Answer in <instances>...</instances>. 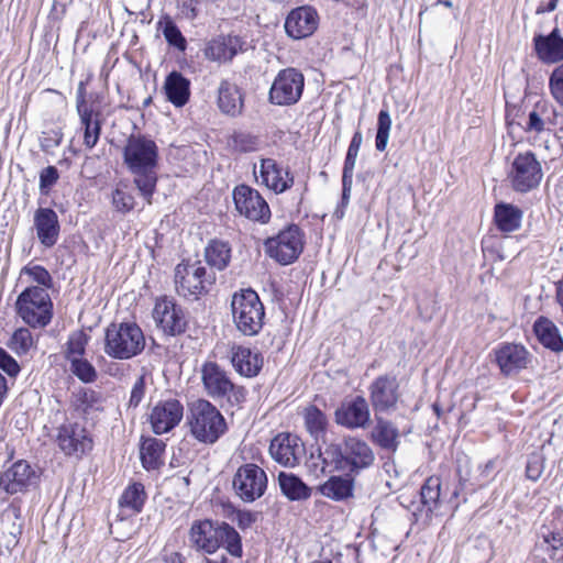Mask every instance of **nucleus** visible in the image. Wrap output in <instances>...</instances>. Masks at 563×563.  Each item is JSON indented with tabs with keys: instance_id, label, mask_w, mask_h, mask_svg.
Returning <instances> with one entry per match:
<instances>
[{
	"instance_id": "obj_14",
	"label": "nucleus",
	"mask_w": 563,
	"mask_h": 563,
	"mask_svg": "<svg viewBox=\"0 0 563 563\" xmlns=\"http://www.w3.org/2000/svg\"><path fill=\"white\" fill-rule=\"evenodd\" d=\"M305 86L303 75L295 68L279 71L271 90L269 99L274 106H294L300 98Z\"/></svg>"
},
{
	"instance_id": "obj_37",
	"label": "nucleus",
	"mask_w": 563,
	"mask_h": 563,
	"mask_svg": "<svg viewBox=\"0 0 563 563\" xmlns=\"http://www.w3.org/2000/svg\"><path fill=\"white\" fill-rule=\"evenodd\" d=\"M77 110L85 126L84 143L88 148H92L100 136V112L96 111L95 108H77Z\"/></svg>"
},
{
	"instance_id": "obj_48",
	"label": "nucleus",
	"mask_w": 563,
	"mask_h": 563,
	"mask_svg": "<svg viewBox=\"0 0 563 563\" xmlns=\"http://www.w3.org/2000/svg\"><path fill=\"white\" fill-rule=\"evenodd\" d=\"M71 373L82 383H92L97 378L95 366L86 358L79 357L69 361Z\"/></svg>"
},
{
	"instance_id": "obj_45",
	"label": "nucleus",
	"mask_w": 563,
	"mask_h": 563,
	"mask_svg": "<svg viewBox=\"0 0 563 563\" xmlns=\"http://www.w3.org/2000/svg\"><path fill=\"white\" fill-rule=\"evenodd\" d=\"M543 541L548 543L553 550H559L563 547V520H552L549 525L541 528Z\"/></svg>"
},
{
	"instance_id": "obj_20",
	"label": "nucleus",
	"mask_w": 563,
	"mask_h": 563,
	"mask_svg": "<svg viewBox=\"0 0 563 563\" xmlns=\"http://www.w3.org/2000/svg\"><path fill=\"white\" fill-rule=\"evenodd\" d=\"M36 478L33 467L26 461L19 460L0 473V489L9 495L24 493L35 484Z\"/></svg>"
},
{
	"instance_id": "obj_5",
	"label": "nucleus",
	"mask_w": 563,
	"mask_h": 563,
	"mask_svg": "<svg viewBox=\"0 0 563 563\" xmlns=\"http://www.w3.org/2000/svg\"><path fill=\"white\" fill-rule=\"evenodd\" d=\"M187 424L190 434L205 444H214L228 430L221 411L207 399H198L190 405Z\"/></svg>"
},
{
	"instance_id": "obj_31",
	"label": "nucleus",
	"mask_w": 563,
	"mask_h": 563,
	"mask_svg": "<svg viewBox=\"0 0 563 563\" xmlns=\"http://www.w3.org/2000/svg\"><path fill=\"white\" fill-rule=\"evenodd\" d=\"M533 331L544 347L553 352L563 351V338L553 321L539 317L533 324Z\"/></svg>"
},
{
	"instance_id": "obj_59",
	"label": "nucleus",
	"mask_w": 563,
	"mask_h": 563,
	"mask_svg": "<svg viewBox=\"0 0 563 563\" xmlns=\"http://www.w3.org/2000/svg\"><path fill=\"white\" fill-rule=\"evenodd\" d=\"M199 0H184L181 3V13L188 20H195L199 15V10L197 8Z\"/></svg>"
},
{
	"instance_id": "obj_33",
	"label": "nucleus",
	"mask_w": 563,
	"mask_h": 563,
	"mask_svg": "<svg viewBox=\"0 0 563 563\" xmlns=\"http://www.w3.org/2000/svg\"><path fill=\"white\" fill-rule=\"evenodd\" d=\"M166 444L156 438H143L140 446V456L145 470H158L164 465Z\"/></svg>"
},
{
	"instance_id": "obj_62",
	"label": "nucleus",
	"mask_w": 563,
	"mask_h": 563,
	"mask_svg": "<svg viewBox=\"0 0 563 563\" xmlns=\"http://www.w3.org/2000/svg\"><path fill=\"white\" fill-rule=\"evenodd\" d=\"M356 156L353 154L346 153L344 165H343V174L342 178L353 179V172L355 167Z\"/></svg>"
},
{
	"instance_id": "obj_21",
	"label": "nucleus",
	"mask_w": 563,
	"mask_h": 563,
	"mask_svg": "<svg viewBox=\"0 0 563 563\" xmlns=\"http://www.w3.org/2000/svg\"><path fill=\"white\" fill-rule=\"evenodd\" d=\"M272 457L286 467H295L305 454V445L297 435L279 433L269 445Z\"/></svg>"
},
{
	"instance_id": "obj_15",
	"label": "nucleus",
	"mask_w": 563,
	"mask_h": 563,
	"mask_svg": "<svg viewBox=\"0 0 563 563\" xmlns=\"http://www.w3.org/2000/svg\"><path fill=\"white\" fill-rule=\"evenodd\" d=\"M233 200L239 213L245 218L261 223L269 221V206L257 190L246 185L236 186L233 190Z\"/></svg>"
},
{
	"instance_id": "obj_53",
	"label": "nucleus",
	"mask_w": 563,
	"mask_h": 563,
	"mask_svg": "<svg viewBox=\"0 0 563 563\" xmlns=\"http://www.w3.org/2000/svg\"><path fill=\"white\" fill-rule=\"evenodd\" d=\"M549 84L553 98L563 106V63L552 71Z\"/></svg>"
},
{
	"instance_id": "obj_2",
	"label": "nucleus",
	"mask_w": 563,
	"mask_h": 563,
	"mask_svg": "<svg viewBox=\"0 0 563 563\" xmlns=\"http://www.w3.org/2000/svg\"><path fill=\"white\" fill-rule=\"evenodd\" d=\"M322 471L331 467L333 472L347 476H357L375 462V454L369 444L354 435H346L340 442H332L319 452Z\"/></svg>"
},
{
	"instance_id": "obj_17",
	"label": "nucleus",
	"mask_w": 563,
	"mask_h": 563,
	"mask_svg": "<svg viewBox=\"0 0 563 563\" xmlns=\"http://www.w3.org/2000/svg\"><path fill=\"white\" fill-rule=\"evenodd\" d=\"M371 405L375 415L396 409L399 400V383L396 376L380 375L368 387Z\"/></svg>"
},
{
	"instance_id": "obj_6",
	"label": "nucleus",
	"mask_w": 563,
	"mask_h": 563,
	"mask_svg": "<svg viewBox=\"0 0 563 563\" xmlns=\"http://www.w3.org/2000/svg\"><path fill=\"white\" fill-rule=\"evenodd\" d=\"M231 314L236 330L243 335L254 336L263 329L265 307L252 288L241 289L232 295Z\"/></svg>"
},
{
	"instance_id": "obj_39",
	"label": "nucleus",
	"mask_w": 563,
	"mask_h": 563,
	"mask_svg": "<svg viewBox=\"0 0 563 563\" xmlns=\"http://www.w3.org/2000/svg\"><path fill=\"white\" fill-rule=\"evenodd\" d=\"M147 495L144 485L141 483H133L129 485L122 493L119 505L122 510H129L130 515L139 514L145 504Z\"/></svg>"
},
{
	"instance_id": "obj_22",
	"label": "nucleus",
	"mask_w": 563,
	"mask_h": 563,
	"mask_svg": "<svg viewBox=\"0 0 563 563\" xmlns=\"http://www.w3.org/2000/svg\"><path fill=\"white\" fill-rule=\"evenodd\" d=\"M495 361L505 376L517 375L530 362L528 350L516 343H503L494 350Z\"/></svg>"
},
{
	"instance_id": "obj_49",
	"label": "nucleus",
	"mask_w": 563,
	"mask_h": 563,
	"mask_svg": "<svg viewBox=\"0 0 563 563\" xmlns=\"http://www.w3.org/2000/svg\"><path fill=\"white\" fill-rule=\"evenodd\" d=\"M88 342V338L84 332H75L73 333L68 341L67 346L65 351V357L68 361H71L74 358L82 357L86 351V345Z\"/></svg>"
},
{
	"instance_id": "obj_13",
	"label": "nucleus",
	"mask_w": 563,
	"mask_h": 563,
	"mask_svg": "<svg viewBox=\"0 0 563 563\" xmlns=\"http://www.w3.org/2000/svg\"><path fill=\"white\" fill-rule=\"evenodd\" d=\"M516 191L527 192L536 188L542 179V168L532 152L519 153L508 175Z\"/></svg>"
},
{
	"instance_id": "obj_56",
	"label": "nucleus",
	"mask_w": 563,
	"mask_h": 563,
	"mask_svg": "<svg viewBox=\"0 0 563 563\" xmlns=\"http://www.w3.org/2000/svg\"><path fill=\"white\" fill-rule=\"evenodd\" d=\"M145 395V377L140 376L135 380L132 390L131 396L129 400V407L136 408L141 401L143 400Z\"/></svg>"
},
{
	"instance_id": "obj_61",
	"label": "nucleus",
	"mask_w": 563,
	"mask_h": 563,
	"mask_svg": "<svg viewBox=\"0 0 563 563\" xmlns=\"http://www.w3.org/2000/svg\"><path fill=\"white\" fill-rule=\"evenodd\" d=\"M41 101L43 102H54L60 103L64 100V97L60 92L54 89H45L40 92Z\"/></svg>"
},
{
	"instance_id": "obj_1",
	"label": "nucleus",
	"mask_w": 563,
	"mask_h": 563,
	"mask_svg": "<svg viewBox=\"0 0 563 563\" xmlns=\"http://www.w3.org/2000/svg\"><path fill=\"white\" fill-rule=\"evenodd\" d=\"M123 162L133 175V183L148 205L157 184L158 147L145 135H130L123 147Z\"/></svg>"
},
{
	"instance_id": "obj_54",
	"label": "nucleus",
	"mask_w": 563,
	"mask_h": 563,
	"mask_svg": "<svg viewBox=\"0 0 563 563\" xmlns=\"http://www.w3.org/2000/svg\"><path fill=\"white\" fill-rule=\"evenodd\" d=\"M59 173L55 166H47L40 173V190L48 194L49 189L57 183Z\"/></svg>"
},
{
	"instance_id": "obj_36",
	"label": "nucleus",
	"mask_w": 563,
	"mask_h": 563,
	"mask_svg": "<svg viewBox=\"0 0 563 563\" xmlns=\"http://www.w3.org/2000/svg\"><path fill=\"white\" fill-rule=\"evenodd\" d=\"M494 219L498 230L514 232L521 225L522 211L514 205L500 202L495 206Z\"/></svg>"
},
{
	"instance_id": "obj_4",
	"label": "nucleus",
	"mask_w": 563,
	"mask_h": 563,
	"mask_svg": "<svg viewBox=\"0 0 563 563\" xmlns=\"http://www.w3.org/2000/svg\"><path fill=\"white\" fill-rule=\"evenodd\" d=\"M201 382L206 395L218 402L227 412L241 409L246 401L247 390L232 382L229 374L216 362L202 364Z\"/></svg>"
},
{
	"instance_id": "obj_28",
	"label": "nucleus",
	"mask_w": 563,
	"mask_h": 563,
	"mask_svg": "<svg viewBox=\"0 0 563 563\" xmlns=\"http://www.w3.org/2000/svg\"><path fill=\"white\" fill-rule=\"evenodd\" d=\"M260 174L263 184L276 194L286 191L294 184V177L289 172H285V177H283V169L273 158H263L261 161Z\"/></svg>"
},
{
	"instance_id": "obj_24",
	"label": "nucleus",
	"mask_w": 563,
	"mask_h": 563,
	"mask_svg": "<svg viewBox=\"0 0 563 563\" xmlns=\"http://www.w3.org/2000/svg\"><path fill=\"white\" fill-rule=\"evenodd\" d=\"M244 42L238 35H218L210 40L203 51L205 56L212 62H231L242 51Z\"/></svg>"
},
{
	"instance_id": "obj_10",
	"label": "nucleus",
	"mask_w": 563,
	"mask_h": 563,
	"mask_svg": "<svg viewBox=\"0 0 563 563\" xmlns=\"http://www.w3.org/2000/svg\"><path fill=\"white\" fill-rule=\"evenodd\" d=\"M303 233L296 224H290L276 236L264 242L266 254L282 265L294 263L303 250Z\"/></svg>"
},
{
	"instance_id": "obj_9",
	"label": "nucleus",
	"mask_w": 563,
	"mask_h": 563,
	"mask_svg": "<svg viewBox=\"0 0 563 563\" xmlns=\"http://www.w3.org/2000/svg\"><path fill=\"white\" fill-rule=\"evenodd\" d=\"M216 283V275L209 272L200 261L181 262L175 267V286L179 296L198 300L208 294Z\"/></svg>"
},
{
	"instance_id": "obj_57",
	"label": "nucleus",
	"mask_w": 563,
	"mask_h": 563,
	"mask_svg": "<svg viewBox=\"0 0 563 563\" xmlns=\"http://www.w3.org/2000/svg\"><path fill=\"white\" fill-rule=\"evenodd\" d=\"M12 341L16 344L23 352H26L32 345L31 333L27 329H19L12 335Z\"/></svg>"
},
{
	"instance_id": "obj_18",
	"label": "nucleus",
	"mask_w": 563,
	"mask_h": 563,
	"mask_svg": "<svg viewBox=\"0 0 563 563\" xmlns=\"http://www.w3.org/2000/svg\"><path fill=\"white\" fill-rule=\"evenodd\" d=\"M184 417V406L176 398L161 399L150 412V423L155 434H164L179 424Z\"/></svg>"
},
{
	"instance_id": "obj_8",
	"label": "nucleus",
	"mask_w": 563,
	"mask_h": 563,
	"mask_svg": "<svg viewBox=\"0 0 563 563\" xmlns=\"http://www.w3.org/2000/svg\"><path fill=\"white\" fill-rule=\"evenodd\" d=\"M19 317L32 328H44L53 318V302L49 294L38 286L25 288L16 298Z\"/></svg>"
},
{
	"instance_id": "obj_64",
	"label": "nucleus",
	"mask_w": 563,
	"mask_h": 563,
	"mask_svg": "<svg viewBox=\"0 0 563 563\" xmlns=\"http://www.w3.org/2000/svg\"><path fill=\"white\" fill-rule=\"evenodd\" d=\"M361 143H362L361 133L360 132L354 133V135L350 142L347 153L357 156V152H358Z\"/></svg>"
},
{
	"instance_id": "obj_25",
	"label": "nucleus",
	"mask_w": 563,
	"mask_h": 563,
	"mask_svg": "<svg viewBox=\"0 0 563 563\" xmlns=\"http://www.w3.org/2000/svg\"><path fill=\"white\" fill-rule=\"evenodd\" d=\"M34 227L40 242L52 247L59 235V222L57 213L51 208H38L34 213Z\"/></svg>"
},
{
	"instance_id": "obj_11",
	"label": "nucleus",
	"mask_w": 563,
	"mask_h": 563,
	"mask_svg": "<svg viewBox=\"0 0 563 563\" xmlns=\"http://www.w3.org/2000/svg\"><path fill=\"white\" fill-rule=\"evenodd\" d=\"M55 442L67 457L81 459L93 448L92 438L85 426L66 421L57 428Z\"/></svg>"
},
{
	"instance_id": "obj_40",
	"label": "nucleus",
	"mask_w": 563,
	"mask_h": 563,
	"mask_svg": "<svg viewBox=\"0 0 563 563\" xmlns=\"http://www.w3.org/2000/svg\"><path fill=\"white\" fill-rule=\"evenodd\" d=\"M303 420L305 427L307 431L318 440L320 437H323L327 427H328V418L323 411H321L317 406L310 405L303 409Z\"/></svg>"
},
{
	"instance_id": "obj_42",
	"label": "nucleus",
	"mask_w": 563,
	"mask_h": 563,
	"mask_svg": "<svg viewBox=\"0 0 563 563\" xmlns=\"http://www.w3.org/2000/svg\"><path fill=\"white\" fill-rule=\"evenodd\" d=\"M158 29L162 31L168 45L177 48L180 52L186 51L187 40L169 15H164L159 20Z\"/></svg>"
},
{
	"instance_id": "obj_26",
	"label": "nucleus",
	"mask_w": 563,
	"mask_h": 563,
	"mask_svg": "<svg viewBox=\"0 0 563 563\" xmlns=\"http://www.w3.org/2000/svg\"><path fill=\"white\" fill-rule=\"evenodd\" d=\"M263 356L260 352L252 351L242 345L231 350V364L241 376L255 377L263 367Z\"/></svg>"
},
{
	"instance_id": "obj_7",
	"label": "nucleus",
	"mask_w": 563,
	"mask_h": 563,
	"mask_svg": "<svg viewBox=\"0 0 563 563\" xmlns=\"http://www.w3.org/2000/svg\"><path fill=\"white\" fill-rule=\"evenodd\" d=\"M145 349V336L135 322L111 323L106 329L104 353L114 360H130Z\"/></svg>"
},
{
	"instance_id": "obj_58",
	"label": "nucleus",
	"mask_w": 563,
	"mask_h": 563,
	"mask_svg": "<svg viewBox=\"0 0 563 563\" xmlns=\"http://www.w3.org/2000/svg\"><path fill=\"white\" fill-rule=\"evenodd\" d=\"M235 519L239 528L245 530L256 521V514L249 510H240L236 512Z\"/></svg>"
},
{
	"instance_id": "obj_41",
	"label": "nucleus",
	"mask_w": 563,
	"mask_h": 563,
	"mask_svg": "<svg viewBox=\"0 0 563 563\" xmlns=\"http://www.w3.org/2000/svg\"><path fill=\"white\" fill-rule=\"evenodd\" d=\"M71 406L76 411L88 413L90 410L101 408V395L90 388H80L73 393Z\"/></svg>"
},
{
	"instance_id": "obj_32",
	"label": "nucleus",
	"mask_w": 563,
	"mask_h": 563,
	"mask_svg": "<svg viewBox=\"0 0 563 563\" xmlns=\"http://www.w3.org/2000/svg\"><path fill=\"white\" fill-rule=\"evenodd\" d=\"M167 100L174 106H185L190 97V81L178 71H172L165 80Z\"/></svg>"
},
{
	"instance_id": "obj_55",
	"label": "nucleus",
	"mask_w": 563,
	"mask_h": 563,
	"mask_svg": "<svg viewBox=\"0 0 563 563\" xmlns=\"http://www.w3.org/2000/svg\"><path fill=\"white\" fill-rule=\"evenodd\" d=\"M0 368L11 377L20 372L18 362L2 347H0Z\"/></svg>"
},
{
	"instance_id": "obj_38",
	"label": "nucleus",
	"mask_w": 563,
	"mask_h": 563,
	"mask_svg": "<svg viewBox=\"0 0 563 563\" xmlns=\"http://www.w3.org/2000/svg\"><path fill=\"white\" fill-rule=\"evenodd\" d=\"M231 246L221 240H211L205 249V258L209 266L218 271L228 267L231 260Z\"/></svg>"
},
{
	"instance_id": "obj_52",
	"label": "nucleus",
	"mask_w": 563,
	"mask_h": 563,
	"mask_svg": "<svg viewBox=\"0 0 563 563\" xmlns=\"http://www.w3.org/2000/svg\"><path fill=\"white\" fill-rule=\"evenodd\" d=\"M63 136L64 134L60 128H52L43 131L40 137L41 150L45 153L52 152L60 145Z\"/></svg>"
},
{
	"instance_id": "obj_23",
	"label": "nucleus",
	"mask_w": 563,
	"mask_h": 563,
	"mask_svg": "<svg viewBox=\"0 0 563 563\" xmlns=\"http://www.w3.org/2000/svg\"><path fill=\"white\" fill-rule=\"evenodd\" d=\"M317 10L309 5L294 9L285 21L286 33L295 40L310 36L317 30Z\"/></svg>"
},
{
	"instance_id": "obj_27",
	"label": "nucleus",
	"mask_w": 563,
	"mask_h": 563,
	"mask_svg": "<svg viewBox=\"0 0 563 563\" xmlns=\"http://www.w3.org/2000/svg\"><path fill=\"white\" fill-rule=\"evenodd\" d=\"M369 438L374 444L390 452H396L400 444V432L397 426L378 415H375V426Z\"/></svg>"
},
{
	"instance_id": "obj_63",
	"label": "nucleus",
	"mask_w": 563,
	"mask_h": 563,
	"mask_svg": "<svg viewBox=\"0 0 563 563\" xmlns=\"http://www.w3.org/2000/svg\"><path fill=\"white\" fill-rule=\"evenodd\" d=\"M91 75H88L86 80H81L78 85L77 89V104L76 106H87L90 101V99H86L85 97V87L87 82L91 79Z\"/></svg>"
},
{
	"instance_id": "obj_35",
	"label": "nucleus",
	"mask_w": 563,
	"mask_h": 563,
	"mask_svg": "<svg viewBox=\"0 0 563 563\" xmlns=\"http://www.w3.org/2000/svg\"><path fill=\"white\" fill-rule=\"evenodd\" d=\"M441 485V478L433 475L428 477L420 488L421 503L424 508L427 519H430L440 508Z\"/></svg>"
},
{
	"instance_id": "obj_50",
	"label": "nucleus",
	"mask_w": 563,
	"mask_h": 563,
	"mask_svg": "<svg viewBox=\"0 0 563 563\" xmlns=\"http://www.w3.org/2000/svg\"><path fill=\"white\" fill-rule=\"evenodd\" d=\"M545 457L539 452H533L528 456L526 464V476L532 482H537L544 471Z\"/></svg>"
},
{
	"instance_id": "obj_34",
	"label": "nucleus",
	"mask_w": 563,
	"mask_h": 563,
	"mask_svg": "<svg viewBox=\"0 0 563 563\" xmlns=\"http://www.w3.org/2000/svg\"><path fill=\"white\" fill-rule=\"evenodd\" d=\"M278 484L284 496L291 501L307 500L312 493V489L299 476L292 473L280 472L278 474Z\"/></svg>"
},
{
	"instance_id": "obj_47",
	"label": "nucleus",
	"mask_w": 563,
	"mask_h": 563,
	"mask_svg": "<svg viewBox=\"0 0 563 563\" xmlns=\"http://www.w3.org/2000/svg\"><path fill=\"white\" fill-rule=\"evenodd\" d=\"M391 128V119L386 110H382L377 119V133L375 139V147L379 152H384L388 144L389 131Z\"/></svg>"
},
{
	"instance_id": "obj_19",
	"label": "nucleus",
	"mask_w": 563,
	"mask_h": 563,
	"mask_svg": "<svg viewBox=\"0 0 563 563\" xmlns=\"http://www.w3.org/2000/svg\"><path fill=\"white\" fill-rule=\"evenodd\" d=\"M153 318L157 325L169 335H177L186 330L187 321L184 310L173 298L163 297L156 300Z\"/></svg>"
},
{
	"instance_id": "obj_44",
	"label": "nucleus",
	"mask_w": 563,
	"mask_h": 563,
	"mask_svg": "<svg viewBox=\"0 0 563 563\" xmlns=\"http://www.w3.org/2000/svg\"><path fill=\"white\" fill-rule=\"evenodd\" d=\"M228 147L236 153L253 152L258 146V139L246 132L235 131L228 139Z\"/></svg>"
},
{
	"instance_id": "obj_51",
	"label": "nucleus",
	"mask_w": 563,
	"mask_h": 563,
	"mask_svg": "<svg viewBox=\"0 0 563 563\" xmlns=\"http://www.w3.org/2000/svg\"><path fill=\"white\" fill-rule=\"evenodd\" d=\"M112 206L122 213H129L135 207L134 197L121 188H117L112 192Z\"/></svg>"
},
{
	"instance_id": "obj_43",
	"label": "nucleus",
	"mask_w": 563,
	"mask_h": 563,
	"mask_svg": "<svg viewBox=\"0 0 563 563\" xmlns=\"http://www.w3.org/2000/svg\"><path fill=\"white\" fill-rule=\"evenodd\" d=\"M243 95L234 82L222 80L218 88V106H243Z\"/></svg>"
},
{
	"instance_id": "obj_30",
	"label": "nucleus",
	"mask_w": 563,
	"mask_h": 563,
	"mask_svg": "<svg viewBox=\"0 0 563 563\" xmlns=\"http://www.w3.org/2000/svg\"><path fill=\"white\" fill-rule=\"evenodd\" d=\"M354 477L332 475L323 484L318 486L320 494L334 501H343L353 497Z\"/></svg>"
},
{
	"instance_id": "obj_60",
	"label": "nucleus",
	"mask_w": 563,
	"mask_h": 563,
	"mask_svg": "<svg viewBox=\"0 0 563 563\" xmlns=\"http://www.w3.org/2000/svg\"><path fill=\"white\" fill-rule=\"evenodd\" d=\"M527 130L528 131H534V132H538V133H540L541 131L544 130V122H543L541 117L536 111H532L529 114V121L527 123Z\"/></svg>"
},
{
	"instance_id": "obj_3",
	"label": "nucleus",
	"mask_w": 563,
	"mask_h": 563,
	"mask_svg": "<svg viewBox=\"0 0 563 563\" xmlns=\"http://www.w3.org/2000/svg\"><path fill=\"white\" fill-rule=\"evenodd\" d=\"M188 539L191 549L205 554H213L220 547L234 558L243 554L241 536L225 521L196 520L191 523Z\"/></svg>"
},
{
	"instance_id": "obj_46",
	"label": "nucleus",
	"mask_w": 563,
	"mask_h": 563,
	"mask_svg": "<svg viewBox=\"0 0 563 563\" xmlns=\"http://www.w3.org/2000/svg\"><path fill=\"white\" fill-rule=\"evenodd\" d=\"M26 275L32 282L36 283L40 288L47 289L53 287V277L49 272L41 265H26L21 269V276Z\"/></svg>"
},
{
	"instance_id": "obj_16",
	"label": "nucleus",
	"mask_w": 563,
	"mask_h": 563,
	"mask_svg": "<svg viewBox=\"0 0 563 563\" xmlns=\"http://www.w3.org/2000/svg\"><path fill=\"white\" fill-rule=\"evenodd\" d=\"M334 421L349 430L366 429L371 424V410L363 396L345 399L334 411Z\"/></svg>"
},
{
	"instance_id": "obj_29",
	"label": "nucleus",
	"mask_w": 563,
	"mask_h": 563,
	"mask_svg": "<svg viewBox=\"0 0 563 563\" xmlns=\"http://www.w3.org/2000/svg\"><path fill=\"white\" fill-rule=\"evenodd\" d=\"M539 58L545 63H556L563 59V37L555 27L549 35H537L533 38Z\"/></svg>"
},
{
	"instance_id": "obj_12",
	"label": "nucleus",
	"mask_w": 563,
	"mask_h": 563,
	"mask_svg": "<svg viewBox=\"0 0 563 563\" xmlns=\"http://www.w3.org/2000/svg\"><path fill=\"white\" fill-rule=\"evenodd\" d=\"M233 488L243 501L252 503L261 498L267 488L266 473L256 464H243L233 477Z\"/></svg>"
}]
</instances>
